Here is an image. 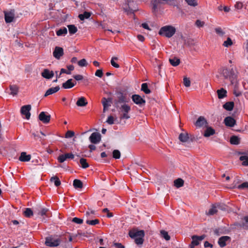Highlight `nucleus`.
Returning <instances> with one entry per match:
<instances>
[{
    "label": "nucleus",
    "instance_id": "29",
    "mask_svg": "<svg viewBox=\"0 0 248 248\" xmlns=\"http://www.w3.org/2000/svg\"><path fill=\"white\" fill-rule=\"evenodd\" d=\"M50 181L52 183H54L56 186H60L61 184L60 179L57 176L52 177L50 179Z\"/></svg>",
    "mask_w": 248,
    "mask_h": 248
},
{
    "label": "nucleus",
    "instance_id": "16",
    "mask_svg": "<svg viewBox=\"0 0 248 248\" xmlns=\"http://www.w3.org/2000/svg\"><path fill=\"white\" fill-rule=\"evenodd\" d=\"M219 205L215 204L212 205L211 208L206 212V214L208 216L214 215L217 212V209L219 208Z\"/></svg>",
    "mask_w": 248,
    "mask_h": 248
},
{
    "label": "nucleus",
    "instance_id": "41",
    "mask_svg": "<svg viewBox=\"0 0 248 248\" xmlns=\"http://www.w3.org/2000/svg\"><path fill=\"white\" fill-rule=\"evenodd\" d=\"M141 90L146 94H148L151 92L150 90L148 88V85L146 83L142 84Z\"/></svg>",
    "mask_w": 248,
    "mask_h": 248
},
{
    "label": "nucleus",
    "instance_id": "45",
    "mask_svg": "<svg viewBox=\"0 0 248 248\" xmlns=\"http://www.w3.org/2000/svg\"><path fill=\"white\" fill-rule=\"evenodd\" d=\"M160 233L162 237H163L165 240H169L170 239V236L166 231L162 230L160 231Z\"/></svg>",
    "mask_w": 248,
    "mask_h": 248
},
{
    "label": "nucleus",
    "instance_id": "3",
    "mask_svg": "<svg viewBox=\"0 0 248 248\" xmlns=\"http://www.w3.org/2000/svg\"><path fill=\"white\" fill-rule=\"evenodd\" d=\"M119 109L121 119H128L130 118L128 113L131 110V108L129 105L124 104L120 107Z\"/></svg>",
    "mask_w": 248,
    "mask_h": 248
},
{
    "label": "nucleus",
    "instance_id": "36",
    "mask_svg": "<svg viewBox=\"0 0 248 248\" xmlns=\"http://www.w3.org/2000/svg\"><path fill=\"white\" fill-rule=\"evenodd\" d=\"M230 142L232 144L237 145L240 142V140L237 137L233 136L230 139Z\"/></svg>",
    "mask_w": 248,
    "mask_h": 248
},
{
    "label": "nucleus",
    "instance_id": "13",
    "mask_svg": "<svg viewBox=\"0 0 248 248\" xmlns=\"http://www.w3.org/2000/svg\"><path fill=\"white\" fill-rule=\"evenodd\" d=\"M63 55V49L62 47L56 46L53 52V56L57 59H60Z\"/></svg>",
    "mask_w": 248,
    "mask_h": 248
},
{
    "label": "nucleus",
    "instance_id": "59",
    "mask_svg": "<svg viewBox=\"0 0 248 248\" xmlns=\"http://www.w3.org/2000/svg\"><path fill=\"white\" fill-rule=\"evenodd\" d=\"M75 133L72 131H68L65 134V138H70L74 136Z\"/></svg>",
    "mask_w": 248,
    "mask_h": 248
},
{
    "label": "nucleus",
    "instance_id": "63",
    "mask_svg": "<svg viewBox=\"0 0 248 248\" xmlns=\"http://www.w3.org/2000/svg\"><path fill=\"white\" fill-rule=\"evenodd\" d=\"M195 24L197 27H202L203 26V25L204 24V22L203 21H202L200 20H196Z\"/></svg>",
    "mask_w": 248,
    "mask_h": 248
},
{
    "label": "nucleus",
    "instance_id": "11",
    "mask_svg": "<svg viewBox=\"0 0 248 248\" xmlns=\"http://www.w3.org/2000/svg\"><path fill=\"white\" fill-rule=\"evenodd\" d=\"M170 0H153L151 2L152 9L154 12L157 11L160 4L167 2Z\"/></svg>",
    "mask_w": 248,
    "mask_h": 248
},
{
    "label": "nucleus",
    "instance_id": "37",
    "mask_svg": "<svg viewBox=\"0 0 248 248\" xmlns=\"http://www.w3.org/2000/svg\"><path fill=\"white\" fill-rule=\"evenodd\" d=\"M23 214L25 217H30L33 215V212L31 208H27L24 211Z\"/></svg>",
    "mask_w": 248,
    "mask_h": 248
},
{
    "label": "nucleus",
    "instance_id": "60",
    "mask_svg": "<svg viewBox=\"0 0 248 248\" xmlns=\"http://www.w3.org/2000/svg\"><path fill=\"white\" fill-rule=\"evenodd\" d=\"M185 43L189 46L195 45L194 41L192 39H189L187 41H185Z\"/></svg>",
    "mask_w": 248,
    "mask_h": 248
},
{
    "label": "nucleus",
    "instance_id": "54",
    "mask_svg": "<svg viewBox=\"0 0 248 248\" xmlns=\"http://www.w3.org/2000/svg\"><path fill=\"white\" fill-rule=\"evenodd\" d=\"M72 221L78 224H81L83 223V220L82 219L75 217L72 219Z\"/></svg>",
    "mask_w": 248,
    "mask_h": 248
},
{
    "label": "nucleus",
    "instance_id": "24",
    "mask_svg": "<svg viewBox=\"0 0 248 248\" xmlns=\"http://www.w3.org/2000/svg\"><path fill=\"white\" fill-rule=\"evenodd\" d=\"M232 188H238L239 189H245L246 188H248V182H245L243 183L242 184L236 185V184H234V186H233L232 187Z\"/></svg>",
    "mask_w": 248,
    "mask_h": 248
},
{
    "label": "nucleus",
    "instance_id": "23",
    "mask_svg": "<svg viewBox=\"0 0 248 248\" xmlns=\"http://www.w3.org/2000/svg\"><path fill=\"white\" fill-rule=\"evenodd\" d=\"M215 133V131L214 129H213L211 127H208L205 130L203 135L205 137H210V136L213 135Z\"/></svg>",
    "mask_w": 248,
    "mask_h": 248
},
{
    "label": "nucleus",
    "instance_id": "55",
    "mask_svg": "<svg viewBox=\"0 0 248 248\" xmlns=\"http://www.w3.org/2000/svg\"><path fill=\"white\" fill-rule=\"evenodd\" d=\"M66 159V157L65 155V154L64 155H59V156L58 158V160L59 162L62 163Z\"/></svg>",
    "mask_w": 248,
    "mask_h": 248
},
{
    "label": "nucleus",
    "instance_id": "12",
    "mask_svg": "<svg viewBox=\"0 0 248 248\" xmlns=\"http://www.w3.org/2000/svg\"><path fill=\"white\" fill-rule=\"evenodd\" d=\"M133 101L138 105H144L145 103V100L143 99L140 95L138 94L133 95L132 96Z\"/></svg>",
    "mask_w": 248,
    "mask_h": 248
},
{
    "label": "nucleus",
    "instance_id": "58",
    "mask_svg": "<svg viewBox=\"0 0 248 248\" xmlns=\"http://www.w3.org/2000/svg\"><path fill=\"white\" fill-rule=\"evenodd\" d=\"M63 73H65L66 74L69 75L71 74V72L70 71H68V70H66V69H65L64 68H62L61 69V72L59 74V76H57V78H60L61 74H63Z\"/></svg>",
    "mask_w": 248,
    "mask_h": 248
},
{
    "label": "nucleus",
    "instance_id": "43",
    "mask_svg": "<svg viewBox=\"0 0 248 248\" xmlns=\"http://www.w3.org/2000/svg\"><path fill=\"white\" fill-rule=\"evenodd\" d=\"M80 163L83 169H86L89 167V164L87 162L86 159L83 158L80 159Z\"/></svg>",
    "mask_w": 248,
    "mask_h": 248
},
{
    "label": "nucleus",
    "instance_id": "4",
    "mask_svg": "<svg viewBox=\"0 0 248 248\" xmlns=\"http://www.w3.org/2000/svg\"><path fill=\"white\" fill-rule=\"evenodd\" d=\"M61 240L59 238H55L52 236L47 237L46 238L45 244L47 246L53 247L59 245Z\"/></svg>",
    "mask_w": 248,
    "mask_h": 248
},
{
    "label": "nucleus",
    "instance_id": "32",
    "mask_svg": "<svg viewBox=\"0 0 248 248\" xmlns=\"http://www.w3.org/2000/svg\"><path fill=\"white\" fill-rule=\"evenodd\" d=\"M240 226L244 229H248V216H246L243 218Z\"/></svg>",
    "mask_w": 248,
    "mask_h": 248
},
{
    "label": "nucleus",
    "instance_id": "62",
    "mask_svg": "<svg viewBox=\"0 0 248 248\" xmlns=\"http://www.w3.org/2000/svg\"><path fill=\"white\" fill-rule=\"evenodd\" d=\"M103 71L101 69L97 70L95 73V75L99 78H101L103 76Z\"/></svg>",
    "mask_w": 248,
    "mask_h": 248
},
{
    "label": "nucleus",
    "instance_id": "49",
    "mask_svg": "<svg viewBox=\"0 0 248 248\" xmlns=\"http://www.w3.org/2000/svg\"><path fill=\"white\" fill-rule=\"evenodd\" d=\"M102 104L103 105L104 111H105L106 109H107L108 108L109 106V105L108 104V100L105 98H103V100H102Z\"/></svg>",
    "mask_w": 248,
    "mask_h": 248
},
{
    "label": "nucleus",
    "instance_id": "6",
    "mask_svg": "<svg viewBox=\"0 0 248 248\" xmlns=\"http://www.w3.org/2000/svg\"><path fill=\"white\" fill-rule=\"evenodd\" d=\"M31 109V106L27 105L23 106L20 109L21 113L22 115H25L26 119L29 120L31 116L30 110Z\"/></svg>",
    "mask_w": 248,
    "mask_h": 248
},
{
    "label": "nucleus",
    "instance_id": "28",
    "mask_svg": "<svg viewBox=\"0 0 248 248\" xmlns=\"http://www.w3.org/2000/svg\"><path fill=\"white\" fill-rule=\"evenodd\" d=\"M67 30L66 28H65V27L62 28L60 29L59 30H58L56 31V34L58 36L65 35V34H67Z\"/></svg>",
    "mask_w": 248,
    "mask_h": 248
},
{
    "label": "nucleus",
    "instance_id": "61",
    "mask_svg": "<svg viewBox=\"0 0 248 248\" xmlns=\"http://www.w3.org/2000/svg\"><path fill=\"white\" fill-rule=\"evenodd\" d=\"M243 6V4L241 2H237L234 5L235 9L237 10L241 9Z\"/></svg>",
    "mask_w": 248,
    "mask_h": 248
},
{
    "label": "nucleus",
    "instance_id": "2",
    "mask_svg": "<svg viewBox=\"0 0 248 248\" xmlns=\"http://www.w3.org/2000/svg\"><path fill=\"white\" fill-rule=\"evenodd\" d=\"M175 32V29L174 27L170 26H166L160 29L159 34L170 38L171 37Z\"/></svg>",
    "mask_w": 248,
    "mask_h": 248
},
{
    "label": "nucleus",
    "instance_id": "5",
    "mask_svg": "<svg viewBox=\"0 0 248 248\" xmlns=\"http://www.w3.org/2000/svg\"><path fill=\"white\" fill-rule=\"evenodd\" d=\"M204 238L205 236L204 235L201 236L193 235L191 237L192 241L189 246V248H194L195 246H198Z\"/></svg>",
    "mask_w": 248,
    "mask_h": 248
},
{
    "label": "nucleus",
    "instance_id": "14",
    "mask_svg": "<svg viewBox=\"0 0 248 248\" xmlns=\"http://www.w3.org/2000/svg\"><path fill=\"white\" fill-rule=\"evenodd\" d=\"M54 72L48 69H44L41 73V76L46 79H50L54 76Z\"/></svg>",
    "mask_w": 248,
    "mask_h": 248
},
{
    "label": "nucleus",
    "instance_id": "10",
    "mask_svg": "<svg viewBox=\"0 0 248 248\" xmlns=\"http://www.w3.org/2000/svg\"><path fill=\"white\" fill-rule=\"evenodd\" d=\"M39 119L44 124H47L50 122L51 116L46 114V112L42 111L38 116Z\"/></svg>",
    "mask_w": 248,
    "mask_h": 248
},
{
    "label": "nucleus",
    "instance_id": "7",
    "mask_svg": "<svg viewBox=\"0 0 248 248\" xmlns=\"http://www.w3.org/2000/svg\"><path fill=\"white\" fill-rule=\"evenodd\" d=\"M144 232L143 230L137 231L132 230L129 232V235L132 238H136L140 236L144 237Z\"/></svg>",
    "mask_w": 248,
    "mask_h": 248
},
{
    "label": "nucleus",
    "instance_id": "8",
    "mask_svg": "<svg viewBox=\"0 0 248 248\" xmlns=\"http://www.w3.org/2000/svg\"><path fill=\"white\" fill-rule=\"evenodd\" d=\"M89 140L93 144H97L101 140V135L97 132L93 133L89 137Z\"/></svg>",
    "mask_w": 248,
    "mask_h": 248
},
{
    "label": "nucleus",
    "instance_id": "51",
    "mask_svg": "<svg viewBox=\"0 0 248 248\" xmlns=\"http://www.w3.org/2000/svg\"><path fill=\"white\" fill-rule=\"evenodd\" d=\"M126 102H127L126 97L122 93H120V96L118 97V103H125Z\"/></svg>",
    "mask_w": 248,
    "mask_h": 248
},
{
    "label": "nucleus",
    "instance_id": "47",
    "mask_svg": "<svg viewBox=\"0 0 248 248\" xmlns=\"http://www.w3.org/2000/svg\"><path fill=\"white\" fill-rule=\"evenodd\" d=\"M232 45V42L230 37H228L226 41H224L223 46L225 47H229Z\"/></svg>",
    "mask_w": 248,
    "mask_h": 248
},
{
    "label": "nucleus",
    "instance_id": "31",
    "mask_svg": "<svg viewBox=\"0 0 248 248\" xmlns=\"http://www.w3.org/2000/svg\"><path fill=\"white\" fill-rule=\"evenodd\" d=\"M10 90L11 91L10 93L13 95H15L18 93V88L16 85H13L10 86Z\"/></svg>",
    "mask_w": 248,
    "mask_h": 248
},
{
    "label": "nucleus",
    "instance_id": "39",
    "mask_svg": "<svg viewBox=\"0 0 248 248\" xmlns=\"http://www.w3.org/2000/svg\"><path fill=\"white\" fill-rule=\"evenodd\" d=\"M240 160L242 161V165L244 166H248V156L243 155L240 157Z\"/></svg>",
    "mask_w": 248,
    "mask_h": 248
},
{
    "label": "nucleus",
    "instance_id": "18",
    "mask_svg": "<svg viewBox=\"0 0 248 248\" xmlns=\"http://www.w3.org/2000/svg\"><path fill=\"white\" fill-rule=\"evenodd\" d=\"M72 81V79H68L65 82L62 84V88L64 89H70L73 87L76 84V82H73Z\"/></svg>",
    "mask_w": 248,
    "mask_h": 248
},
{
    "label": "nucleus",
    "instance_id": "22",
    "mask_svg": "<svg viewBox=\"0 0 248 248\" xmlns=\"http://www.w3.org/2000/svg\"><path fill=\"white\" fill-rule=\"evenodd\" d=\"M88 102L84 97L79 98L76 103L77 105L79 107H84L86 106Z\"/></svg>",
    "mask_w": 248,
    "mask_h": 248
},
{
    "label": "nucleus",
    "instance_id": "44",
    "mask_svg": "<svg viewBox=\"0 0 248 248\" xmlns=\"http://www.w3.org/2000/svg\"><path fill=\"white\" fill-rule=\"evenodd\" d=\"M86 222L87 224L94 226L96 224H98L99 223V220L97 219H95L92 220H87Z\"/></svg>",
    "mask_w": 248,
    "mask_h": 248
},
{
    "label": "nucleus",
    "instance_id": "57",
    "mask_svg": "<svg viewBox=\"0 0 248 248\" xmlns=\"http://www.w3.org/2000/svg\"><path fill=\"white\" fill-rule=\"evenodd\" d=\"M48 212V210L46 208H42L40 211H39L38 214L42 216L44 215H46V213Z\"/></svg>",
    "mask_w": 248,
    "mask_h": 248
},
{
    "label": "nucleus",
    "instance_id": "19",
    "mask_svg": "<svg viewBox=\"0 0 248 248\" xmlns=\"http://www.w3.org/2000/svg\"><path fill=\"white\" fill-rule=\"evenodd\" d=\"M230 239V237L224 236L219 238L218 241V244L220 247H224L226 246V242Z\"/></svg>",
    "mask_w": 248,
    "mask_h": 248
},
{
    "label": "nucleus",
    "instance_id": "20",
    "mask_svg": "<svg viewBox=\"0 0 248 248\" xmlns=\"http://www.w3.org/2000/svg\"><path fill=\"white\" fill-rule=\"evenodd\" d=\"M31 158V156L30 155H27L25 152H22L19 160L22 162H27L30 161Z\"/></svg>",
    "mask_w": 248,
    "mask_h": 248
},
{
    "label": "nucleus",
    "instance_id": "42",
    "mask_svg": "<svg viewBox=\"0 0 248 248\" xmlns=\"http://www.w3.org/2000/svg\"><path fill=\"white\" fill-rule=\"evenodd\" d=\"M118 60V58L116 57H113L110 61V63L112 66L114 67L115 68H119L120 67L119 65L115 61H117Z\"/></svg>",
    "mask_w": 248,
    "mask_h": 248
},
{
    "label": "nucleus",
    "instance_id": "35",
    "mask_svg": "<svg viewBox=\"0 0 248 248\" xmlns=\"http://www.w3.org/2000/svg\"><path fill=\"white\" fill-rule=\"evenodd\" d=\"M184 183V181L181 178H178V179L175 180L174 182V186L177 188H179V187H180L183 186Z\"/></svg>",
    "mask_w": 248,
    "mask_h": 248
},
{
    "label": "nucleus",
    "instance_id": "33",
    "mask_svg": "<svg viewBox=\"0 0 248 248\" xmlns=\"http://www.w3.org/2000/svg\"><path fill=\"white\" fill-rule=\"evenodd\" d=\"M73 186L76 188H81L83 186V184L80 180L75 179L73 182Z\"/></svg>",
    "mask_w": 248,
    "mask_h": 248
},
{
    "label": "nucleus",
    "instance_id": "34",
    "mask_svg": "<svg viewBox=\"0 0 248 248\" xmlns=\"http://www.w3.org/2000/svg\"><path fill=\"white\" fill-rule=\"evenodd\" d=\"M169 61L170 64L173 66H176L178 65L180 62V60L176 58L170 59Z\"/></svg>",
    "mask_w": 248,
    "mask_h": 248
},
{
    "label": "nucleus",
    "instance_id": "64",
    "mask_svg": "<svg viewBox=\"0 0 248 248\" xmlns=\"http://www.w3.org/2000/svg\"><path fill=\"white\" fill-rule=\"evenodd\" d=\"M73 78L77 80H81L83 78V76L81 75H75Z\"/></svg>",
    "mask_w": 248,
    "mask_h": 248
},
{
    "label": "nucleus",
    "instance_id": "1",
    "mask_svg": "<svg viewBox=\"0 0 248 248\" xmlns=\"http://www.w3.org/2000/svg\"><path fill=\"white\" fill-rule=\"evenodd\" d=\"M221 74L225 79H229L232 84H234L237 81V76L234 74L232 69L229 70L226 68L222 69Z\"/></svg>",
    "mask_w": 248,
    "mask_h": 248
},
{
    "label": "nucleus",
    "instance_id": "48",
    "mask_svg": "<svg viewBox=\"0 0 248 248\" xmlns=\"http://www.w3.org/2000/svg\"><path fill=\"white\" fill-rule=\"evenodd\" d=\"M113 157L115 159H119L120 158L121 153L118 150H114L112 153Z\"/></svg>",
    "mask_w": 248,
    "mask_h": 248
},
{
    "label": "nucleus",
    "instance_id": "27",
    "mask_svg": "<svg viewBox=\"0 0 248 248\" xmlns=\"http://www.w3.org/2000/svg\"><path fill=\"white\" fill-rule=\"evenodd\" d=\"M188 139L189 137L187 133H181L179 136V139L182 142H186Z\"/></svg>",
    "mask_w": 248,
    "mask_h": 248
},
{
    "label": "nucleus",
    "instance_id": "21",
    "mask_svg": "<svg viewBox=\"0 0 248 248\" xmlns=\"http://www.w3.org/2000/svg\"><path fill=\"white\" fill-rule=\"evenodd\" d=\"M60 90L59 86H56L55 87H52L48 90H47L45 94V96L46 97L49 95L52 94L57 92Z\"/></svg>",
    "mask_w": 248,
    "mask_h": 248
},
{
    "label": "nucleus",
    "instance_id": "9",
    "mask_svg": "<svg viewBox=\"0 0 248 248\" xmlns=\"http://www.w3.org/2000/svg\"><path fill=\"white\" fill-rule=\"evenodd\" d=\"M5 20L6 23H11L15 17V10H11L8 12H4Z\"/></svg>",
    "mask_w": 248,
    "mask_h": 248
},
{
    "label": "nucleus",
    "instance_id": "17",
    "mask_svg": "<svg viewBox=\"0 0 248 248\" xmlns=\"http://www.w3.org/2000/svg\"><path fill=\"white\" fill-rule=\"evenodd\" d=\"M224 123L227 126L233 127L236 123L235 120L232 117H227L224 119Z\"/></svg>",
    "mask_w": 248,
    "mask_h": 248
},
{
    "label": "nucleus",
    "instance_id": "30",
    "mask_svg": "<svg viewBox=\"0 0 248 248\" xmlns=\"http://www.w3.org/2000/svg\"><path fill=\"white\" fill-rule=\"evenodd\" d=\"M69 32L70 34H73L78 31L77 28L74 25H69L67 26Z\"/></svg>",
    "mask_w": 248,
    "mask_h": 248
},
{
    "label": "nucleus",
    "instance_id": "40",
    "mask_svg": "<svg viewBox=\"0 0 248 248\" xmlns=\"http://www.w3.org/2000/svg\"><path fill=\"white\" fill-rule=\"evenodd\" d=\"M216 33L219 36L222 37L225 34V31L222 30L221 27H217L215 29Z\"/></svg>",
    "mask_w": 248,
    "mask_h": 248
},
{
    "label": "nucleus",
    "instance_id": "46",
    "mask_svg": "<svg viewBox=\"0 0 248 248\" xmlns=\"http://www.w3.org/2000/svg\"><path fill=\"white\" fill-rule=\"evenodd\" d=\"M188 5L195 7L198 5V2L197 0H185Z\"/></svg>",
    "mask_w": 248,
    "mask_h": 248
},
{
    "label": "nucleus",
    "instance_id": "52",
    "mask_svg": "<svg viewBox=\"0 0 248 248\" xmlns=\"http://www.w3.org/2000/svg\"><path fill=\"white\" fill-rule=\"evenodd\" d=\"M78 65L80 67L86 66L87 65V62L85 59H83L78 62Z\"/></svg>",
    "mask_w": 248,
    "mask_h": 248
},
{
    "label": "nucleus",
    "instance_id": "26",
    "mask_svg": "<svg viewBox=\"0 0 248 248\" xmlns=\"http://www.w3.org/2000/svg\"><path fill=\"white\" fill-rule=\"evenodd\" d=\"M233 107L234 103L233 102H227L223 106V108L228 111L232 110Z\"/></svg>",
    "mask_w": 248,
    "mask_h": 248
},
{
    "label": "nucleus",
    "instance_id": "56",
    "mask_svg": "<svg viewBox=\"0 0 248 248\" xmlns=\"http://www.w3.org/2000/svg\"><path fill=\"white\" fill-rule=\"evenodd\" d=\"M114 119L113 116H109L108 117L106 122L109 124H114Z\"/></svg>",
    "mask_w": 248,
    "mask_h": 248
},
{
    "label": "nucleus",
    "instance_id": "50",
    "mask_svg": "<svg viewBox=\"0 0 248 248\" xmlns=\"http://www.w3.org/2000/svg\"><path fill=\"white\" fill-rule=\"evenodd\" d=\"M183 83H184V85L186 87H188L190 86V83H191L190 80L189 78H188L186 77H184V78L183 79Z\"/></svg>",
    "mask_w": 248,
    "mask_h": 248
},
{
    "label": "nucleus",
    "instance_id": "25",
    "mask_svg": "<svg viewBox=\"0 0 248 248\" xmlns=\"http://www.w3.org/2000/svg\"><path fill=\"white\" fill-rule=\"evenodd\" d=\"M217 93L218 97L219 99L223 98L227 96V91L223 88H221L220 90H218L217 91Z\"/></svg>",
    "mask_w": 248,
    "mask_h": 248
},
{
    "label": "nucleus",
    "instance_id": "53",
    "mask_svg": "<svg viewBox=\"0 0 248 248\" xmlns=\"http://www.w3.org/2000/svg\"><path fill=\"white\" fill-rule=\"evenodd\" d=\"M144 237L140 236L138 238H136L135 239V242L137 245H141L143 243V238Z\"/></svg>",
    "mask_w": 248,
    "mask_h": 248
},
{
    "label": "nucleus",
    "instance_id": "38",
    "mask_svg": "<svg viewBox=\"0 0 248 248\" xmlns=\"http://www.w3.org/2000/svg\"><path fill=\"white\" fill-rule=\"evenodd\" d=\"M91 16V13L88 12H85L83 14H80L78 16L80 20H83L85 19L89 18Z\"/></svg>",
    "mask_w": 248,
    "mask_h": 248
},
{
    "label": "nucleus",
    "instance_id": "15",
    "mask_svg": "<svg viewBox=\"0 0 248 248\" xmlns=\"http://www.w3.org/2000/svg\"><path fill=\"white\" fill-rule=\"evenodd\" d=\"M195 125L198 127H206L207 125V122L206 119L202 116H200L197 120Z\"/></svg>",
    "mask_w": 248,
    "mask_h": 248
}]
</instances>
